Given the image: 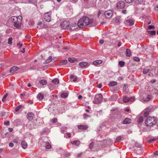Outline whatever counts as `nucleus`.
I'll list each match as a JSON object with an SVG mask.
<instances>
[{
	"instance_id": "obj_13",
	"label": "nucleus",
	"mask_w": 158,
	"mask_h": 158,
	"mask_svg": "<svg viewBox=\"0 0 158 158\" xmlns=\"http://www.w3.org/2000/svg\"><path fill=\"white\" fill-rule=\"evenodd\" d=\"M78 65L81 67H85L88 65V63L86 62H80Z\"/></svg>"
},
{
	"instance_id": "obj_26",
	"label": "nucleus",
	"mask_w": 158,
	"mask_h": 158,
	"mask_svg": "<svg viewBox=\"0 0 158 158\" xmlns=\"http://www.w3.org/2000/svg\"><path fill=\"white\" fill-rule=\"evenodd\" d=\"M67 63V61L66 60H62L59 63L60 65H62L66 64Z\"/></svg>"
},
{
	"instance_id": "obj_62",
	"label": "nucleus",
	"mask_w": 158,
	"mask_h": 158,
	"mask_svg": "<svg viewBox=\"0 0 158 158\" xmlns=\"http://www.w3.org/2000/svg\"><path fill=\"white\" fill-rule=\"evenodd\" d=\"M155 9L156 10L158 11V6H156L155 7Z\"/></svg>"
},
{
	"instance_id": "obj_33",
	"label": "nucleus",
	"mask_w": 158,
	"mask_h": 158,
	"mask_svg": "<svg viewBox=\"0 0 158 158\" xmlns=\"http://www.w3.org/2000/svg\"><path fill=\"white\" fill-rule=\"evenodd\" d=\"M69 61L71 63H73L77 60V59L73 58H69L68 59Z\"/></svg>"
},
{
	"instance_id": "obj_15",
	"label": "nucleus",
	"mask_w": 158,
	"mask_h": 158,
	"mask_svg": "<svg viewBox=\"0 0 158 158\" xmlns=\"http://www.w3.org/2000/svg\"><path fill=\"white\" fill-rule=\"evenodd\" d=\"M18 69L17 67L13 66L10 68V73H13L17 70Z\"/></svg>"
},
{
	"instance_id": "obj_34",
	"label": "nucleus",
	"mask_w": 158,
	"mask_h": 158,
	"mask_svg": "<svg viewBox=\"0 0 158 158\" xmlns=\"http://www.w3.org/2000/svg\"><path fill=\"white\" fill-rule=\"evenodd\" d=\"M148 32L151 35H154L156 34V31H148Z\"/></svg>"
},
{
	"instance_id": "obj_48",
	"label": "nucleus",
	"mask_w": 158,
	"mask_h": 158,
	"mask_svg": "<svg viewBox=\"0 0 158 158\" xmlns=\"http://www.w3.org/2000/svg\"><path fill=\"white\" fill-rule=\"evenodd\" d=\"M143 121V118L142 117H140L138 119V122L139 123H141Z\"/></svg>"
},
{
	"instance_id": "obj_22",
	"label": "nucleus",
	"mask_w": 158,
	"mask_h": 158,
	"mask_svg": "<svg viewBox=\"0 0 158 158\" xmlns=\"http://www.w3.org/2000/svg\"><path fill=\"white\" fill-rule=\"evenodd\" d=\"M44 96V95L43 94L39 93L37 96V98L39 100H41L43 99Z\"/></svg>"
},
{
	"instance_id": "obj_30",
	"label": "nucleus",
	"mask_w": 158,
	"mask_h": 158,
	"mask_svg": "<svg viewBox=\"0 0 158 158\" xmlns=\"http://www.w3.org/2000/svg\"><path fill=\"white\" fill-rule=\"evenodd\" d=\"M45 147L46 149H50L51 148V146L49 142H47L45 144Z\"/></svg>"
},
{
	"instance_id": "obj_3",
	"label": "nucleus",
	"mask_w": 158,
	"mask_h": 158,
	"mask_svg": "<svg viewBox=\"0 0 158 158\" xmlns=\"http://www.w3.org/2000/svg\"><path fill=\"white\" fill-rule=\"evenodd\" d=\"M155 118L154 117H147L145 121V125L147 127H151L156 123Z\"/></svg>"
},
{
	"instance_id": "obj_27",
	"label": "nucleus",
	"mask_w": 158,
	"mask_h": 158,
	"mask_svg": "<svg viewBox=\"0 0 158 158\" xmlns=\"http://www.w3.org/2000/svg\"><path fill=\"white\" fill-rule=\"evenodd\" d=\"M72 144H74L77 146H78L80 144V141L78 140L72 141L71 142Z\"/></svg>"
},
{
	"instance_id": "obj_14",
	"label": "nucleus",
	"mask_w": 158,
	"mask_h": 158,
	"mask_svg": "<svg viewBox=\"0 0 158 158\" xmlns=\"http://www.w3.org/2000/svg\"><path fill=\"white\" fill-rule=\"evenodd\" d=\"M21 145L22 147L24 148H26L27 146V143L24 140H23L21 142Z\"/></svg>"
},
{
	"instance_id": "obj_1",
	"label": "nucleus",
	"mask_w": 158,
	"mask_h": 158,
	"mask_svg": "<svg viewBox=\"0 0 158 158\" xmlns=\"http://www.w3.org/2000/svg\"><path fill=\"white\" fill-rule=\"evenodd\" d=\"M93 22V20L90 19L89 18L84 16L81 18L78 21L79 27L82 28L90 24Z\"/></svg>"
},
{
	"instance_id": "obj_4",
	"label": "nucleus",
	"mask_w": 158,
	"mask_h": 158,
	"mask_svg": "<svg viewBox=\"0 0 158 158\" xmlns=\"http://www.w3.org/2000/svg\"><path fill=\"white\" fill-rule=\"evenodd\" d=\"M102 96L101 94H98L95 95L93 100V103L96 104H98L101 103L102 100Z\"/></svg>"
},
{
	"instance_id": "obj_35",
	"label": "nucleus",
	"mask_w": 158,
	"mask_h": 158,
	"mask_svg": "<svg viewBox=\"0 0 158 158\" xmlns=\"http://www.w3.org/2000/svg\"><path fill=\"white\" fill-rule=\"evenodd\" d=\"M121 21V17H116L115 21L117 23H119Z\"/></svg>"
},
{
	"instance_id": "obj_45",
	"label": "nucleus",
	"mask_w": 158,
	"mask_h": 158,
	"mask_svg": "<svg viewBox=\"0 0 158 158\" xmlns=\"http://www.w3.org/2000/svg\"><path fill=\"white\" fill-rule=\"evenodd\" d=\"M7 96V94H5L3 96V98L2 99V102H4L5 101L6 98Z\"/></svg>"
},
{
	"instance_id": "obj_40",
	"label": "nucleus",
	"mask_w": 158,
	"mask_h": 158,
	"mask_svg": "<svg viewBox=\"0 0 158 158\" xmlns=\"http://www.w3.org/2000/svg\"><path fill=\"white\" fill-rule=\"evenodd\" d=\"M133 60L136 62H139L140 61V59L138 57H134L133 58Z\"/></svg>"
},
{
	"instance_id": "obj_16",
	"label": "nucleus",
	"mask_w": 158,
	"mask_h": 158,
	"mask_svg": "<svg viewBox=\"0 0 158 158\" xmlns=\"http://www.w3.org/2000/svg\"><path fill=\"white\" fill-rule=\"evenodd\" d=\"M102 63V61L101 60H98L94 61L93 62V64L94 65H97L100 64H101Z\"/></svg>"
},
{
	"instance_id": "obj_10",
	"label": "nucleus",
	"mask_w": 158,
	"mask_h": 158,
	"mask_svg": "<svg viewBox=\"0 0 158 158\" xmlns=\"http://www.w3.org/2000/svg\"><path fill=\"white\" fill-rule=\"evenodd\" d=\"M34 115L32 112H29L27 114V118L29 121H31L33 119Z\"/></svg>"
},
{
	"instance_id": "obj_11",
	"label": "nucleus",
	"mask_w": 158,
	"mask_h": 158,
	"mask_svg": "<svg viewBox=\"0 0 158 158\" xmlns=\"http://www.w3.org/2000/svg\"><path fill=\"white\" fill-rule=\"evenodd\" d=\"M112 12L111 10L106 11L105 13V15L106 18H110L112 16Z\"/></svg>"
},
{
	"instance_id": "obj_31",
	"label": "nucleus",
	"mask_w": 158,
	"mask_h": 158,
	"mask_svg": "<svg viewBox=\"0 0 158 158\" xmlns=\"http://www.w3.org/2000/svg\"><path fill=\"white\" fill-rule=\"evenodd\" d=\"M70 78L73 79V82H75L77 81V77L76 76H75L74 75H71L70 76Z\"/></svg>"
},
{
	"instance_id": "obj_2",
	"label": "nucleus",
	"mask_w": 158,
	"mask_h": 158,
	"mask_svg": "<svg viewBox=\"0 0 158 158\" xmlns=\"http://www.w3.org/2000/svg\"><path fill=\"white\" fill-rule=\"evenodd\" d=\"M22 17L21 16H13L11 20L14 26L17 29L20 28L21 26Z\"/></svg>"
},
{
	"instance_id": "obj_19",
	"label": "nucleus",
	"mask_w": 158,
	"mask_h": 158,
	"mask_svg": "<svg viewBox=\"0 0 158 158\" xmlns=\"http://www.w3.org/2000/svg\"><path fill=\"white\" fill-rule=\"evenodd\" d=\"M151 109L149 108H147L145 110L144 112V116L146 117L149 114V113L150 112Z\"/></svg>"
},
{
	"instance_id": "obj_23",
	"label": "nucleus",
	"mask_w": 158,
	"mask_h": 158,
	"mask_svg": "<svg viewBox=\"0 0 158 158\" xmlns=\"http://www.w3.org/2000/svg\"><path fill=\"white\" fill-rule=\"evenodd\" d=\"M39 83L42 85H44L47 84V81L45 80L42 79L39 81Z\"/></svg>"
},
{
	"instance_id": "obj_41",
	"label": "nucleus",
	"mask_w": 158,
	"mask_h": 158,
	"mask_svg": "<svg viewBox=\"0 0 158 158\" xmlns=\"http://www.w3.org/2000/svg\"><path fill=\"white\" fill-rule=\"evenodd\" d=\"M90 117V115H87L86 114H85L83 115V118L84 119H86L88 118H89Z\"/></svg>"
},
{
	"instance_id": "obj_58",
	"label": "nucleus",
	"mask_w": 158,
	"mask_h": 158,
	"mask_svg": "<svg viewBox=\"0 0 158 158\" xmlns=\"http://www.w3.org/2000/svg\"><path fill=\"white\" fill-rule=\"evenodd\" d=\"M13 129L11 128H8V131L10 132H11L13 131Z\"/></svg>"
},
{
	"instance_id": "obj_32",
	"label": "nucleus",
	"mask_w": 158,
	"mask_h": 158,
	"mask_svg": "<svg viewBox=\"0 0 158 158\" xmlns=\"http://www.w3.org/2000/svg\"><path fill=\"white\" fill-rule=\"evenodd\" d=\"M68 94L66 93H64L61 94V97L63 98H65L68 96Z\"/></svg>"
},
{
	"instance_id": "obj_57",
	"label": "nucleus",
	"mask_w": 158,
	"mask_h": 158,
	"mask_svg": "<svg viewBox=\"0 0 158 158\" xmlns=\"http://www.w3.org/2000/svg\"><path fill=\"white\" fill-rule=\"evenodd\" d=\"M4 66V64H2V63H1V64H0V69L2 68V67H3Z\"/></svg>"
},
{
	"instance_id": "obj_17",
	"label": "nucleus",
	"mask_w": 158,
	"mask_h": 158,
	"mask_svg": "<svg viewBox=\"0 0 158 158\" xmlns=\"http://www.w3.org/2000/svg\"><path fill=\"white\" fill-rule=\"evenodd\" d=\"M126 23H128L129 25L130 26H131L134 24V21L133 19H128L125 22V24H126Z\"/></svg>"
},
{
	"instance_id": "obj_20",
	"label": "nucleus",
	"mask_w": 158,
	"mask_h": 158,
	"mask_svg": "<svg viewBox=\"0 0 158 158\" xmlns=\"http://www.w3.org/2000/svg\"><path fill=\"white\" fill-rule=\"evenodd\" d=\"M87 127V125H80L78 126V128L80 129L86 130Z\"/></svg>"
},
{
	"instance_id": "obj_64",
	"label": "nucleus",
	"mask_w": 158,
	"mask_h": 158,
	"mask_svg": "<svg viewBox=\"0 0 158 158\" xmlns=\"http://www.w3.org/2000/svg\"><path fill=\"white\" fill-rule=\"evenodd\" d=\"M67 135L68 136V138H70L71 137V135L70 133H68Z\"/></svg>"
},
{
	"instance_id": "obj_50",
	"label": "nucleus",
	"mask_w": 158,
	"mask_h": 158,
	"mask_svg": "<svg viewBox=\"0 0 158 158\" xmlns=\"http://www.w3.org/2000/svg\"><path fill=\"white\" fill-rule=\"evenodd\" d=\"M134 0H125V2L127 3H130L133 2Z\"/></svg>"
},
{
	"instance_id": "obj_6",
	"label": "nucleus",
	"mask_w": 158,
	"mask_h": 158,
	"mask_svg": "<svg viewBox=\"0 0 158 158\" xmlns=\"http://www.w3.org/2000/svg\"><path fill=\"white\" fill-rule=\"evenodd\" d=\"M78 27H79V25L78 23H76L73 22L71 23V24L69 25V29L70 30H74L77 29Z\"/></svg>"
},
{
	"instance_id": "obj_18",
	"label": "nucleus",
	"mask_w": 158,
	"mask_h": 158,
	"mask_svg": "<svg viewBox=\"0 0 158 158\" xmlns=\"http://www.w3.org/2000/svg\"><path fill=\"white\" fill-rule=\"evenodd\" d=\"M131 120L129 118H126L123 121V124H128L131 123Z\"/></svg>"
},
{
	"instance_id": "obj_42",
	"label": "nucleus",
	"mask_w": 158,
	"mask_h": 158,
	"mask_svg": "<svg viewBox=\"0 0 158 158\" xmlns=\"http://www.w3.org/2000/svg\"><path fill=\"white\" fill-rule=\"evenodd\" d=\"M94 142H92L90 144L89 146V148L90 149H92L94 146Z\"/></svg>"
},
{
	"instance_id": "obj_53",
	"label": "nucleus",
	"mask_w": 158,
	"mask_h": 158,
	"mask_svg": "<svg viewBox=\"0 0 158 158\" xmlns=\"http://www.w3.org/2000/svg\"><path fill=\"white\" fill-rule=\"evenodd\" d=\"M17 46H18L19 48H21L23 44H22L18 43L17 44Z\"/></svg>"
},
{
	"instance_id": "obj_38",
	"label": "nucleus",
	"mask_w": 158,
	"mask_h": 158,
	"mask_svg": "<svg viewBox=\"0 0 158 158\" xmlns=\"http://www.w3.org/2000/svg\"><path fill=\"white\" fill-rule=\"evenodd\" d=\"M124 64L125 62L123 61H120L119 62V65L120 67H123L124 65Z\"/></svg>"
},
{
	"instance_id": "obj_49",
	"label": "nucleus",
	"mask_w": 158,
	"mask_h": 158,
	"mask_svg": "<svg viewBox=\"0 0 158 158\" xmlns=\"http://www.w3.org/2000/svg\"><path fill=\"white\" fill-rule=\"evenodd\" d=\"M4 124L5 125L9 126L10 124V122L9 121H7L6 122H4Z\"/></svg>"
},
{
	"instance_id": "obj_63",
	"label": "nucleus",
	"mask_w": 158,
	"mask_h": 158,
	"mask_svg": "<svg viewBox=\"0 0 158 158\" xmlns=\"http://www.w3.org/2000/svg\"><path fill=\"white\" fill-rule=\"evenodd\" d=\"M52 60L54 61H56L57 60V59L55 58H54L53 59H52Z\"/></svg>"
},
{
	"instance_id": "obj_47",
	"label": "nucleus",
	"mask_w": 158,
	"mask_h": 158,
	"mask_svg": "<svg viewBox=\"0 0 158 158\" xmlns=\"http://www.w3.org/2000/svg\"><path fill=\"white\" fill-rule=\"evenodd\" d=\"M122 139V137L120 136H118L116 139V140L118 141H120Z\"/></svg>"
},
{
	"instance_id": "obj_43",
	"label": "nucleus",
	"mask_w": 158,
	"mask_h": 158,
	"mask_svg": "<svg viewBox=\"0 0 158 158\" xmlns=\"http://www.w3.org/2000/svg\"><path fill=\"white\" fill-rule=\"evenodd\" d=\"M57 119L56 118H54L53 119H52L51 120V121L52 123H55L57 122Z\"/></svg>"
},
{
	"instance_id": "obj_39",
	"label": "nucleus",
	"mask_w": 158,
	"mask_h": 158,
	"mask_svg": "<svg viewBox=\"0 0 158 158\" xmlns=\"http://www.w3.org/2000/svg\"><path fill=\"white\" fill-rule=\"evenodd\" d=\"M149 71V69L148 68H146L144 69L143 71V73L144 74H146Z\"/></svg>"
},
{
	"instance_id": "obj_5",
	"label": "nucleus",
	"mask_w": 158,
	"mask_h": 158,
	"mask_svg": "<svg viewBox=\"0 0 158 158\" xmlns=\"http://www.w3.org/2000/svg\"><path fill=\"white\" fill-rule=\"evenodd\" d=\"M70 23L67 20L63 21L60 24L61 27L63 29H66L68 28H69Z\"/></svg>"
},
{
	"instance_id": "obj_24",
	"label": "nucleus",
	"mask_w": 158,
	"mask_h": 158,
	"mask_svg": "<svg viewBox=\"0 0 158 158\" xmlns=\"http://www.w3.org/2000/svg\"><path fill=\"white\" fill-rule=\"evenodd\" d=\"M126 56L128 57H130L131 56V52L130 50L127 49L126 52Z\"/></svg>"
},
{
	"instance_id": "obj_59",
	"label": "nucleus",
	"mask_w": 158,
	"mask_h": 158,
	"mask_svg": "<svg viewBox=\"0 0 158 158\" xmlns=\"http://www.w3.org/2000/svg\"><path fill=\"white\" fill-rule=\"evenodd\" d=\"M98 88H100L102 87V85L101 84H100L99 85L97 86Z\"/></svg>"
},
{
	"instance_id": "obj_28",
	"label": "nucleus",
	"mask_w": 158,
	"mask_h": 158,
	"mask_svg": "<svg viewBox=\"0 0 158 158\" xmlns=\"http://www.w3.org/2000/svg\"><path fill=\"white\" fill-rule=\"evenodd\" d=\"M117 82L116 81H113L110 82L108 84L109 85L111 86H114L117 85Z\"/></svg>"
},
{
	"instance_id": "obj_60",
	"label": "nucleus",
	"mask_w": 158,
	"mask_h": 158,
	"mask_svg": "<svg viewBox=\"0 0 158 158\" xmlns=\"http://www.w3.org/2000/svg\"><path fill=\"white\" fill-rule=\"evenodd\" d=\"M156 81V80H152L151 81V82L152 83H155Z\"/></svg>"
},
{
	"instance_id": "obj_37",
	"label": "nucleus",
	"mask_w": 158,
	"mask_h": 158,
	"mask_svg": "<svg viewBox=\"0 0 158 158\" xmlns=\"http://www.w3.org/2000/svg\"><path fill=\"white\" fill-rule=\"evenodd\" d=\"M12 38L10 37L8 39V43L9 44H11L12 43Z\"/></svg>"
},
{
	"instance_id": "obj_21",
	"label": "nucleus",
	"mask_w": 158,
	"mask_h": 158,
	"mask_svg": "<svg viewBox=\"0 0 158 158\" xmlns=\"http://www.w3.org/2000/svg\"><path fill=\"white\" fill-rule=\"evenodd\" d=\"M52 60V56H49L48 58L44 62V64H48Z\"/></svg>"
},
{
	"instance_id": "obj_52",
	"label": "nucleus",
	"mask_w": 158,
	"mask_h": 158,
	"mask_svg": "<svg viewBox=\"0 0 158 158\" xmlns=\"http://www.w3.org/2000/svg\"><path fill=\"white\" fill-rule=\"evenodd\" d=\"M9 146L10 147H12L14 146V144L12 143H10L9 144Z\"/></svg>"
},
{
	"instance_id": "obj_61",
	"label": "nucleus",
	"mask_w": 158,
	"mask_h": 158,
	"mask_svg": "<svg viewBox=\"0 0 158 158\" xmlns=\"http://www.w3.org/2000/svg\"><path fill=\"white\" fill-rule=\"evenodd\" d=\"M121 42H118V47H119L121 45Z\"/></svg>"
},
{
	"instance_id": "obj_44",
	"label": "nucleus",
	"mask_w": 158,
	"mask_h": 158,
	"mask_svg": "<svg viewBox=\"0 0 158 158\" xmlns=\"http://www.w3.org/2000/svg\"><path fill=\"white\" fill-rule=\"evenodd\" d=\"M155 28V27L154 26L150 25L149 26L148 28V31L149 30H151V29H154Z\"/></svg>"
},
{
	"instance_id": "obj_36",
	"label": "nucleus",
	"mask_w": 158,
	"mask_h": 158,
	"mask_svg": "<svg viewBox=\"0 0 158 158\" xmlns=\"http://www.w3.org/2000/svg\"><path fill=\"white\" fill-rule=\"evenodd\" d=\"M22 107V105H20L18 107H16L15 109V111L16 112H18L20 109Z\"/></svg>"
},
{
	"instance_id": "obj_9",
	"label": "nucleus",
	"mask_w": 158,
	"mask_h": 158,
	"mask_svg": "<svg viewBox=\"0 0 158 158\" xmlns=\"http://www.w3.org/2000/svg\"><path fill=\"white\" fill-rule=\"evenodd\" d=\"M117 7L119 9L124 8L125 5V3L123 1H120L117 3Z\"/></svg>"
},
{
	"instance_id": "obj_12",
	"label": "nucleus",
	"mask_w": 158,
	"mask_h": 158,
	"mask_svg": "<svg viewBox=\"0 0 158 158\" xmlns=\"http://www.w3.org/2000/svg\"><path fill=\"white\" fill-rule=\"evenodd\" d=\"M27 125L28 126H29V127L30 128L34 127V126L36 125L35 123V121L34 120L32 121H29Z\"/></svg>"
},
{
	"instance_id": "obj_46",
	"label": "nucleus",
	"mask_w": 158,
	"mask_h": 158,
	"mask_svg": "<svg viewBox=\"0 0 158 158\" xmlns=\"http://www.w3.org/2000/svg\"><path fill=\"white\" fill-rule=\"evenodd\" d=\"M156 139H151L149 140L148 141V142L149 143H151V142H153L154 141H155L156 140Z\"/></svg>"
},
{
	"instance_id": "obj_56",
	"label": "nucleus",
	"mask_w": 158,
	"mask_h": 158,
	"mask_svg": "<svg viewBox=\"0 0 158 158\" xmlns=\"http://www.w3.org/2000/svg\"><path fill=\"white\" fill-rule=\"evenodd\" d=\"M154 154L155 155H158V151L154 152Z\"/></svg>"
},
{
	"instance_id": "obj_55",
	"label": "nucleus",
	"mask_w": 158,
	"mask_h": 158,
	"mask_svg": "<svg viewBox=\"0 0 158 158\" xmlns=\"http://www.w3.org/2000/svg\"><path fill=\"white\" fill-rule=\"evenodd\" d=\"M122 13L123 14H126L127 13V10H123L122 11Z\"/></svg>"
},
{
	"instance_id": "obj_54",
	"label": "nucleus",
	"mask_w": 158,
	"mask_h": 158,
	"mask_svg": "<svg viewBox=\"0 0 158 158\" xmlns=\"http://www.w3.org/2000/svg\"><path fill=\"white\" fill-rule=\"evenodd\" d=\"M99 43L100 44H102L104 42V40H101L99 41Z\"/></svg>"
},
{
	"instance_id": "obj_25",
	"label": "nucleus",
	"mask_w": 158,
	"mask_h": 158,
	"mask_svg": "<svg viewBox=\"0 0 158 158\" xmlns=\"http://www.w3.org/2000/svg\"><path fill=\"white\" fill-rule=\"evenodd\" d=\"M152 96L151 95H149L147 96V97L144 98V101H148L150 100L152 98Z\"/></svg>"
},
{
	"instance_id": "obj_51",
	"label": "nucleus",
	"mask_w": 158,
	"mask_h": 158,
	"mask_svg": "<svg viewBox=\"0 0 158 158\" xmlns=\"http://www.w3.org/2000/svg\"><path fill=\"white\" fill-rule=\"evenodd\" d=\"M135 146L138 147L139 148H140V145L138 143L136 142L135 143Z\"/></svg>"
},
{
	"instance_id": "obj_29",
	"label": "nucleus",
	"mask_w": 158,
	"mask_h": 158,
	"mask_svg": "<svg viewBox=\"0 0 158 158\" xmlns=\"http://www.w3.org/2000/svg\"><path fill=\"white\" fill-rule=\"evenodd\" d=\"M52 82L56 85H57L59 83V80L57 78H55L52 81Z\"/></svg>"
},
{
	"instance_id": "obj_8",
	"label": "nucleus",
	"mask_w": 158,
	"mask_h": 158,
	"mask_svg": "<svg viewBox=\"0 0 158 158\" xmlns=\"http://www.w3.org/2000/svg\"><path fill=\"white\" fill-rule=\"evenodd\" d=\"M51 13L50 12H47L44 14V19L48 22H49L51 21Z\"/></svg>"
},
{
	"instance_id": "obj_7",
	"label": "nucleus",
	"mask_w": 158,
	"mask_h": 158,
	"mask_svg": "<svg viewBox=\"0 0 158 158\" xmlns=\"http://www.w3.org/2000/svg\"><path fill=\"white\" fill-rule=\"evenodd\" d=\"M123 101L125 102H127L129 101L133 102L135 100V98L134 97L131 98L125 97L123 98Z\"/></svg>"
}]
</instances>
